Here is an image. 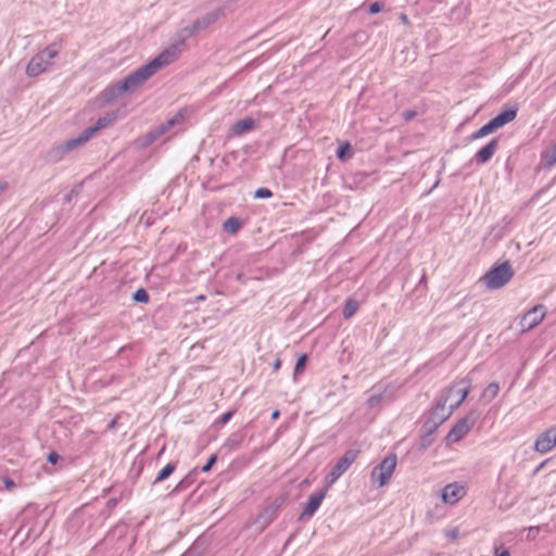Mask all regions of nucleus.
Segmentation results:
<instances>
[{
    "mask_svg": "<svg viewBox=\"0 0 556 556\" xmlns=\"http://www.w3.org/2000/svg\"><path fill=\"white\" fill-rule=\"evenodd\" d=\"M4 188H5V185H1V186H0V192H1V191H3V190H4Z\"/></svg>",
    "mask_w": 556,
    "mask_h": 556,
    "instance_id": "37",
    "label": "nucleus"
},
{
    "mask_svg": "<svg viewBox=\"0 0 556 556\" xmlns=\"http://www.w3.org/2000/svg\"><path fill=\"white\" fill-rule=\"evenodd\" d=\"M518 108L517 105H506L493 118H491L486 124H484L477 131L472 132L469 137L470 140L481 139L497 129L506 126L507 124L515 121L517 116Z\"/></svg>",
    "mask_w": 556,
    "mask_h": 556,
    "instance_id": "4",
    "label": "nucleus"
},
{
    "mask_svg": "<svg viewBox=\"0 0 556 556\" xmlns=\"http://www.w3.org/2000/svg\"><path fill=\"white\" fill-rule=\"evenodd\" d=\"M175 470V466L173 464H167L157 475L155 482H161L165 480L173 471Z\"/></svg>",
    "mask_w": 556,
    "mask_h": 556,
    "instance_id": "20",
    "label": "nucleus"
},
{
    "mask_svg": "<svg viewBox=\"0 0 556 556\" xmlns=\"http://www.w3.org/2000/svg\"><path fill=\"white\" fill-rule=\"evenodd\" d=\"M59 458H60V456L56 452H50L47 457L48 462L51 465H55L58 463Z\"/></svg>",
    "mask_w": 556,
    "mask_h": 556,
    "instance_id": "28",
    "label": "nucleus"
},
{
    "mask_svg": "<svg viewBox=\"0 0 556 556\" xmlns=\"http://www.w3.org/2000/svg\"><path fill=\"white\" fill-rule=\"evenodd\" d=\"M514 277V269L509 262H502L491 266L482 276L481 281L489 291L504 288Z\"/></svg>",
    "mask_w": 556,
    "mask_h": 556,
    "instance_id": "3",
    "label": "nucleus"
},
{
    "mask_svg": "<svg viewBox=\"0 0 556 556\" xmlns=\"http://www.w3.org/2000/svg\"><path fill=\"white\" fill-rule=\"evenodd\" d=\"M91 138L90 131L83 130L77 137L65 141L63 149L66 152L73 151L85 144Z\"/></svg>",
    "mask_w": 556,
    "mask_h": 556,
    "instance_id": "14",
    "label": "nucleus"
},
{
    "mask_svg": "<svg viewBox=\"0 0 556 556\" xmlns=\"http://www.w3.org/2000/svg\"><path fill=\"white\" fill-rule=\"evenodd\" d=\"M231 417V412H227L222 418H220V422L224 425L226 424Z\"/></svg>",
    "mask_w": 556,
    "mask_h": 556,
    "instance_id": "31",
    "label": "nucleus"
},
{
    "mask_svg": "<svg viewBox=\"0 0 556 556\" xmlns=\"http://www.w3.org/2000/svg\"><path fill=\"white\" fill-rule=\"evenodd\" d=\"M497 148V140H491L486 146H484L481 150H479L476 154V160L478 163L484 164L491 160L495 150Z\"/></svg>",
    "mask_w": 556,
    "mask_h": 556,
    "instance_id": "15",
    "label": "nucleus"
},
{
    "mask_svg": "<svg viewBox=\"0 0 556 556\" xmlns=\"http://www.w3.org/2000/svg\"><path fill=\"white\" fill-rule=\"evenodd\" d=\"M280 364H281V363H280V359H279V358H277V359L274 362V364H273V369H274V370H278V369L280 368Z\"/></svg>",
    "mask_w": 556,
    "mask_h": 556,
    "instance_id": "33",
    "label": "nucleus"
},
{
    "mask_svg": "<svg viewBox=\"0 0 556 556\" xmlns=\"http://www.w3.org/2000/svg\"><path fill=\"white\" fill-rule=\"evenodd\" d=\"M326 496V491H320L318 493L312 494L308 500L305 508L300 515V519L304 520L313 516V514L318 509L320 504L323 503Z\"/></svg>",
    "mask_w": 556,
    "mask_h": 556,
    "instance_id": "12",
    "label": "nucleus"
},
{
    "mask_svg": "<svg viewBox=\"0 0 556 556\" xmlns=\"http://www.w3.org/2000/svg\"><path fill=\"white\" fill-rule=\"evenodd\" d=\"M177 58L174 50H164L147 64L129 73L119 81L109 86L102 93L108 102L115 101L126 94L132 93L141 87L160 68L170 64Z\"/></svg>",
    "mask_w": 556,
    "mask_h": 556,
    "instance_id": "1",
    "label": "nucleus"
},
{
    "mask_svg": "<svg viewBox=\"0 0 556 556\" xmlns=\"http://www.w3.org/2000/svg\"><path fill=\"white\" fill-rule=\"evenodd\" d=\"M447 536L451 538V539H457L458 538V530L457 529L450 530L447 532Z\"/></svg>",
    "mask_w": 556,
    "mask_h": 556,
    "instance_id": "30",
    "label": "nucleus"
},
{
    "mask_svg": "<svg viewBox=\"0 0 556 556\" xmlns=\"http://www.w3.org/2000/svg\"><path fill=\"white\" fill-rule=\"evenodd\" d=\"M254 197L256 199H269L271 197V192L267 188H258L255 191Z\"/></svg>",
    "mask_w": 556,
    "mask_h": 556,
    "instance_id": "24",
    "label": "nucleus"
},
{
    "mask_svg": "<svg viewBox=\"0 0 556 556\" xmlns=\"http://www.w3.org/2000/svg\"><path fill=\"white\" fill-rule=\"evenodd\" d=\"M279 416V410L278 409H275L273 413H271V418L273 419H277Z\"/></svg>",
    "mask_w": 556,
    "mask_h": 556,
    "instance_id": "35",
    "label": "nucleus"
},
{
    "mask_svg": "<svg viewBox=\"0 0 556 556\" xmlns=\"http://www.w3.org/2000/svg\"><path fill=\"white\" fill-rule=\"evenodd\" d=\"M224 15L223 9H215L206 13L201 20L197 21L194 27L197 30L206 27L207 25L216 22Z\"/></svg>",
    "mask_w": 556,
    "mask_h": 556,
    "instance_id": "16",
    "label": "nucleus"
},
{
    "mask_svg": "<svg viewBox=\"0 0 556 556\" xmlns=\"http://www.w3.org/2000/svg\"><path fill=\"white\" fill-rule=\"evenodd\" d=\"M224 229L228 231L229 233H235L239 229V222L237 218H228L224 223Z\"/></svg>",
    "mask_w": 556,
    "mask_h": 556,
    "instance_id": "21",
    "label": "nucleus"
},
{
    "mask_svg": "<svg viewBox=\"0 0 556 556\" xmlns=\"http://www.w3.org/2000/svg\"><path fill=\"white\" fill-rule=\"evenodd\" d=\"M60 51L61 42L53 41L35 52L25 65V75L28 78H37L48 73L59 58Z\"/></svg>",
    "mask_w": 556,
    "mask_h": 556,
    "instance_id": "2",
    "label": "nucleus"
},
{
    "mask_svg": "<svg viewBox=\"0 0 556 556\" xmlns=\"http://www.w3.org/2000/svg\"><path fill=\"white\" fill-rule=\"evenodd\" d=\"M181 484H182V482H179V483L176 485L175 490L180 489Z\"/></svg>",
    "mask_w": 556,
    "mask_h": 556,
    "instance_id": "36",
    "label": "nucleus"
},
{
    "mask_svg": "<svg viewBox=\"0 0 556 556\" xmlns=\"http://www.w3.org/2000/svg\"><path fill=\"white\" fill-rule=\"evenodd\" d=\"M382 10V4L380 2H372L369 5V13L370 14H377Z\"/></svg>",
    "mask_w": 556,
    "mask_h": 556,
    "instance_id": "27",
    "label": "nucleus"
},
{
    "mask_svg": "<svg viewBox=\"0 0 556 556\" xmlns=\"http://www.w3.org/2000/svg\"><path fill=\"white\" fill-rule=\"evenodd\" d=\"M556 447V426L541 431L533 442V451L538 454H547Z\"/></svg>",
    "mask_w": 556,
    "mask_h": 556,
    "instance_id": "8",
    "label": "nucleus"
},
{
    "mask_svg": "<svg viewBox=\"0 0 556 556\" xmlns=\"http://www.w3.org/2000/svg\"><path fill=\"white\" fill-rule=\"evenodd\" d=\"M472 421L467 418L460 419L446 434L445 441L447 444H454L460 441L471 429Z\"/></svg>",
    "mask_w": 556,
    "mask_h": 556,
    "instance_id": "10",
    "label": "nucleus"
},
{
    "mask_svg": "<svg viewBox=\"0 0 556 556\" xmlns=\"http://www.w3.org/2000/svg\"><path fill=\"white\" fill-rule=\"evenodd\" d=\"M216 458H217V457H216V455H212V456L208 458V460L206 462V464L202 467V469H201V470H202L203 472H208V471L211 470L212 466L215 464Z\"/></svg>",
    "mask_w": 556,
    "mask_h": 556,
    "instance_id": "26",
    "label": "nucleus"
},
{
    "mask_svg": "<svg viewBox=\"0 0 556 556\" xmlns=\"http://www.w3.org/2000/svg\"><path fill=\"white\" fill-rule=\"evenodd\" d=\"M396 456L391 454L384 457L370 472L369 480L374 489L386 486L391 480L396 468Z\"/></svg>",
    "mask_w": 556,
    "mask_h": 556,
    "instance_id": "5",
    "label": "nucleus"
},
{
    "mask_svg": "<svg viewBox=\"0 0 556 556\" xmlns=\"http://www.w3.org/2000/svg\"><path fill=\"white\" fill-rule=\"evenodd\" d=\"M354 311H355V308H354V307L349 308V311H348V312H345V316H346V317L352 316V315H353V313H354Z\"/></svg>",
    "mask_w": 556,
    "mask_h": 556,
    "instance_id": "34",
    "label": "nucleus"
},
{
    "mask_svg": "<svg viewBox=\"0 0 556 556\" xmlns=\"http://www.w3.org/2000/svg\"><path fill=\"white\" fill-rule=\"evenodd\" d=\"M470 387L467 382L459 386L452 387L447 392V399H451L450 408L453 410L457 408L468 396ZM448 400H446L447 402Z\"/></svg>",
    "mask_w": 556,
    "mask_h": 556,
    "instance_id": "11",
    "label": "nucleus"
},
{
    "mask_svg": "<svg viewBox=\"0 0 556 556\" xmlns=\"http://www.w3.org/2000/svg\"><path fill=\"white\" fill-rule=\"evenodd\" d=\"M357 452L348 451L342 457L339 458L337 464L332 467L330 472L325 477L324 483L327 488L333 485L338 479L351 467L356 460Z\"/></svg>",
    "mask_w": 556,
    "mask_h": 556,
    "instance_id": "7",
    "label": "nucleus"
},
{
    "mask_svg": "<svg viewBox=\"0 0 556 556\" xmlns=\"http://www.w3.org/2000/svg\"><path fill=\"white\" fill-rule=\"evenodd\" d=\"M547 315L545 305L538 304L528 309L519 320V328L521 333H527L543 323Z\"/></svg>",
    "mask_w": 556,
    "mask_h": 556,
    "instance_id": "6",
    "label": "nucleus"
},
{
    "mask_svg": "<svg viewBox=\"0 0 556 556\" xmlns=\"http://www.w3.org/2000/svg\"><path fill=\"white\" fill-rule=\"evenodd\" d=\"M352 155V147L349 142L342 143L338 151H337V157L340 161H344L346 157H351Z\"/></svg>",
    "mask_w": 556,
    "mask_h": 556,
    "instance_id": "18",
    "label": "nucleus"
},
{
    "mask_svg": "<svg viewBox=\"0 0 556 556\" xmlns=\"http://www.w3.org/2000/svg\"><path fill=\"white\" fill-rule=\"evenodd\" d=\"M307 361V356L305 354H301L298 356L296 364L294 366V375H299L302 372Z\"/></svg>",
    "mask_w": 556,
    "mask_h": 556,
    "instance_id": "22",
    "label": "nucleus"
},
{
    "mask_svg": "<svg viewBox=\"0 0 556 556\" xmlns=\"http://www.w3.org/2000/svg\"><path fill=\"white\" fill-rule=\"evenodd\" d=\"M253 126H254V121L252 118H243V119L237 122L232 126V131L236 135H240V134H242L244 131H248V130L252 129Z\"/></svg>",
    "mask_w": 556,
    "mask_h": 556,
    "instance_id": "17",
    "label": "nucleus"
},
{
    "mask_svg": "<svg viewBox=\"0 0 556 556\" xmlns=\"http://www.w3.org/2000/svg\"><path fill=\"white\" fill-rule=\"evenodd\" d=\"M493 554L494 556H511L509 549L503 546L495 547Z\"/></svg>",
    "mask_w": 556,
    "mask_h": 556,
    "instance_id": "25",
    "label": "nucleus"
},
{
    "mask_svg": "<svg viewBox=\"0 0 556 556\" xmlns=\"http://www.w3.org/2000/svg\"><path fill=\"white\" fill-rule=\"evenodd\" d=\"M2 482H3V484H4L7 490H12L15 486L14 481L11 478H9V477H4L2 479Z\"/></svg>",
    "mask_w": 556,
    "mask_h": 556,
    "instance_id": "29",
    "label": "nucleus"
},
{
    "mask_svg": "<svg viewBox=\"0 0 556 556\" xmlns=\"http://www.w3.org/2000/svg\"><path fill=\"white\" fill-rule=\"evenodd\" d=\"M116 119V115L114 113H106L105 115L99 117L93 126L86 128L87 131H90V136L92 137L98 131L106 128Z\"/></svg>",
    "mask_w": 556,
    "mask_h": 556,
    "instance_id": "13",
    "label": "nucleus"
},
{
    "mask_svg": "<svg viewBox=\"0 0 556 556\" xmlns=\"http://www.w3.org/2000/svg\"><path fill=\"white\" fill-rule=\"evenodd\" d=\"M400 18H401V21H402V23H403V24H405V25H408V24H409V20H408V17H407V15H406V14H402V15L400 16Z\"/></svg>",
    "mask_w": 556,
    "mask_h": 556,
    "instance_id": "32",
    "label": "nucleus"
},
{
    "mask_svg": "<svg viewBox=\"0 0 556 556\" xmlns=\"http://www.w3.org/2000/svg\"><path fill=\"white\" fill-rule=\"evenodd\" d=\"M148 299V294L143 289H138L134 294V300L139 303H147Z\"/></svg>",
    "mask_w": 556,
    "mask_h": 556,
    "instance_id": "23",
    "label": "nucleus"
},
{
    "mask_svg": "<svg viewBox=\"0 0 556 556\" xmlns=\"http://www.w3.org/2000/svg\"><path fill=\"white\" fill-rule=\"evenodd\" d=\"M500 391V386L496 382L490 383L484 390V396H488L489 400H493L497 396Z\"/></svg>",
    "mask_w": 556,
    "mask_h": 556,
    "instance_id": "19",
    "label": "nucleus"
},
{
    "mask_svg": "<svg viewBox=\"0 0 556 556\" xmlns=\"http://www.w3.org/2000/svg\"><path fill=\"white\" fill-rule=\"evenodd\" d=\"M467 490L466 485L459 482H454L445 485L441 490V501L445 505H456L459 501H462L466 496Z\"/></svg>",
    "mask_w": 556,
    "mask_h": 556,
    "instance_id": "9",
    "label": "nucleus"
}]
</instances>
